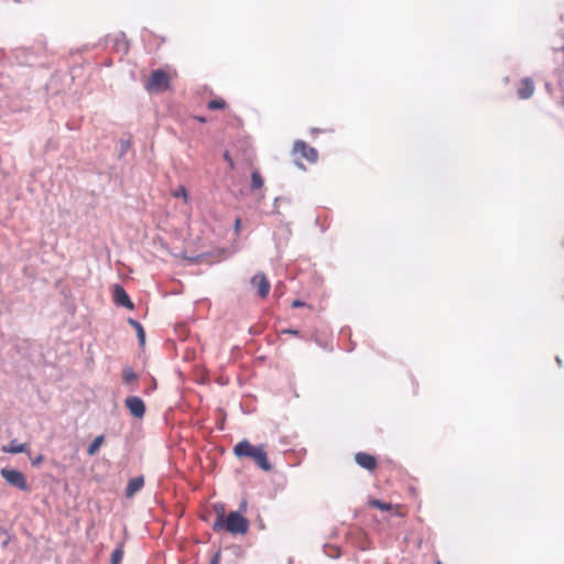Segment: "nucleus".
Here are the masks:
<instances>
[{"instance_id":"dca6fc26","label":"nucleus","mask_w":564,"mask_h":564,"mask_svg":"<svg viewBox=\"0 0 564 564\" xmlns=\"http://www.w3.org/2000/svg\"><path fill=\"white\" fill-rule=\"evenodd\" d=\"M105 441V436L104 435H99L97 436L90 444L89 446L87 447V454L89 456H94L100 448L101 444L104 443Z\"/></svg>"},{"instance_id":"1a4fd4ad","label":"nucleus","mask_w":564,"mask_h":564,"mask_svg":"<svg viewBox=\"0 0 564 564\" xmlns=\"http://www.w3.org/2000/svg\"><path fill=\"white\" fill-rule=\"evenodd\" d=\"M112 41V47L117 53L127 54L129 52V42L123 32H118L112 37L108 36L107 41Z\"/></svg>"},{"instance_id":"0eeeda50","label":"nucleus","mask_w":564,"mask_h":564,"mask_svg":"<svg viewBox=\"0 0 564 564\" xmlns=\"http://www.w3.org/2000/svg\"><path fill=\"white\" fill-rule=\"evenodd\" d=\"M112 296H113V302L118 306H122L128 310H132L134 307L132 301L130 300L129 294L127 293V291L124 290V288L122 285H120V284L113 285Z\"/></svg>"},{"instance_id":"f257e3e1","label":"nucleus","mask_w":564,"mask_h":564,"mask_svg":"<svg viewBox=\"0 0 564 564\" xmlns=\"http://www.w3.org/2000/svg\"><path fill=\"white\" fill-rule=\"evenodd\" d=\"M215 532L226 531L230 534H246L249 530V520L240 511H230L227 516H217L213 523Z\"/></svg>"},{"instance_id":"f03ea898","label":"nucleus","mask_w":564,"mask_h":564,"mask_svg":"<svg viewBox=\"0 0 564 564\" xmlns=\"http://www.w3.org/2000/svg\"><path fill=\"white\" fill-rule=\"evenodd\" d=\"M234 454L239 458H252L257 466L264 471L272 469L263 445L253 446L248 440H242L235 445Z\"/></svg>"},{"instance_id":"412c9836","label":"nucleus","mask_w":564,"mask_h":564,"mask_svg":"<svg viewBox=\"0 0 564 564\" xmlns=\"http://www.w3.org/2000/svg\"><path fill=\"white\" fill-rule=\"evenodd\" d=\"M119 145H120V151H119V156H123L128 150L130 149L131 147V141L129 139H121L120 142H119Z\"/></svg>"},{"instance_id":"20e7f679","label":"nucleus","mask_w":564,"mask_h":564,"mask_svg":"<svg viewBox=\"0 0 564 564\" xmlns=\"http://www.w3.org/2000/svg\"><path fill=\"white\" fill-rule=\"evenodd\" d=\"M0 475L12 487L22 491L29 490L26 478L20 470L4 467L0 469Z\"/></svg>"},{"instance_id":"5701e85b","label":"nucleus","mask_w":564,"mask_h":564,"mask_svg":"<svg viewBox=\"0 0 564 564\" xmlns=\"http://www.w3.org/2000/svg\"><path fill=\"white\" fill-rule=\"evenodd\" d=\"M174 197H183L187 200V192L184 186H181L176 192H174Z\"/></svg>"},{"instance_id":"4be33fe9","label":"nucleus","mask_w":564,"mask_h":564,"mask_svg":"<svg viewBox=\"0 0 564 564\" xmlns=\"http://www.w3.org/2000/svg\"><path fill=\"white\" fill-rule=\"evenodd\" d=\"M325 553L332 558H338L341 555L340 550L336 546H332L330 551L328 552L327 546L325 545Z\"/></svg>"},{"instance_id":"b1692460","label":"nucleus","mask_w":564,"mask_h":564,"mask_svg":"<svg viewBox=\"0 0 564 564\" xmlns=\"http://www.w3.org/2000/svg\"><path fill=\"white\" fill-rule=\"evenodd\" d=\"M281 334H289V335H293V336H301L300 330L294 329V328H284V329L281 330Z\"/></svg>"},{"instance_id":"39448f33","label":"nucleus","mask_w":564,"mask_h":564,"mask_svg":"<svg viewBox=\"0 0 564 564\" xmlns=\"http://www.w3.org/2000/svg\"><path fill=\"white\" fill-rule=\"evenodd\" d=\"M293 151L301 153L302 158L307 160L310 163H316L318 160V152L315 148L310 147L303 140H296L293 144Z\"/></svg>"},{"instance_id":"bb28decb","label":"nucleus","mask_w":564,"mask_h":564,"mask_svg":"<svg viewBox=\"0 0 564 564\" xmlns=\"http://www.w3.org/2000/svg\"><path fill=\"white\" fill-rule=\"evenodd\" d=\"M43 460V456L42 455H37L35 458H32L31 459V464L32 466H39Z\"/></svg>"},{"instance_id":"72a5a7b5","label":"nucleus","mask_w":564,"mask_h":564,"mask_svg":"<svg viewBox=\"0 0 564 564\" xmlns=\"http://www.w3.org/2000/svg\"><path fill=\"white\" fill-rule=\"evenodd\" d=\"M435 564H442L441 561H437Z\"/></svg>"},{"instance_id":"473e14b6","label":"nucleus","mask_w":564,"mask_h":564,"mask_svg":"<svg viewBox=\"0 0 564 564\" xmlns=\"http://www.w3.org/2000/svg\"><path fill=\"white\" fill-rule=\"evenodd\" d=\"M297 165H299L300 167H304L303 163L297 162Z\"/></svg>"},{"instance_id":"9b49d317","label":"nucleus","mask_w":564,"mask_h":564,"mask_svg":"<svg viewBox=\"0 0 564 564\" xmlns=\"http://www.w3.org/2000/svg\"><path fill=\"white\" fill-rule=\"evenodd\" d=\"M138 379H139V377L133 371L132 368L124 367L122 369V381H123V384L128 386L130 391H135L137 390V387H134L133 383H137Z\"/></svg>"},{"instance_id":"423d86ee","label":"nucleus","mask_w":564,"mask_h":564,"mask_svg":"<svg viewBox=\"0 0 564 564\" xmlns=\"http://www.w3.org/2000/svg\"><path fill=\"white\" fill-rule=\"evenodd\" d=\"M124 404L130 414L137 419H142L145 414V404L140 397L130 395L124 400Z\"/></svg>"},{"instance_id":"aec40b11","label":"nucleus","mask_w":564,"mask_h":564,"mask_svg":"<svg viewBox=\"0 0 564 564\" xmlns=\"http://www.w3.org/2000/svg\"><path fill=\"white\" fill-rule=\"evenodd\" d=\"M207 107L210 110L224 109L226 107V102L223 99H213L208 102Z\"/></svg>"},{"instance_id":"f8f14e48","label":"nucleus","mask_w":564,"mask_h":564,"mask_svg":"<svg viewBox=\"0 0 564 564\" xmlns=\"http://www.w3.org/2000/svg\"><path fill=\"white\" fill-rule=\"evenodd\" d=\"M534 93V84L533 80L529 77H525L521 80V88L518 90V95L521 99L530 98Z\"/></svg>"},{"instance_id":"393cba45","label":"nucleus","mask_w":564,"mask_h":564,"mask_svg":"<svg viewBox=\"0 0 564 564\" xmlns=\"http://www.w3.org/2000/svg\"><path fill=\"white\" fill-rule=\"evenodd\" d=\"M214 509H215V511H216L217 516H225V507H224V505H221V503H216V505L214 506Z\"/></svg>"},{"instance_id":"a211bd4d","label":"nucleus","mask_w":564,"mask_h":564,"mask_svg":"<svg viewBox=\"0 0 564 564\" xmlns=\"http://www.w3.org/2000/svg\"><path fill=\"white\" fill-rule=\"evenodd\" d=\"M123 554V545L120 544L111 553V564H121Z\"/></svg>"},{"instance_id":"4468645a","label":"nucleus","mask_w":564,"mask_h":564,"mask_svg":"<svg viewBox=\"0 0 564 564\" xmlns=\"http://www.w3.org/2000/svg\"><path fill=\"white\" fill-rule=\"evenodd\" d=\"M26 451V444H18L15 440L11 441L9 445L2 447V452L10 454H20Z\"/></svg>"},{"instance_id":"c756f323","label":"nucleus","mask_w":564,"mask_h":564,"mask_svg":"<svg viewBox=\"0 0 564 564\" xmlns=\"http://www.w3.org/2000/svg\"><path fill=\"white\" fill-rule=\"evenodd\" d=\"M240 226H241V219L240 218H236L235 226H234L236 234H239Z\"/></svg>"},{"instance_id":"ddd939ff","label":"nucleus","mask_w":564,"mask_h":564,"mask_svg":"<svg viewBox=\"0 0 564 564\" xmlns=\"http://www.w3.org/2000/svg\"><path fill=\"white\" fill-rule=\"evenodd\" d=\"M143 486H144L143 476H138V477L131 478L126 487V496L128 498L132 497Z\"/></svg>"},{"instance_id":"2eb2a0df","label":"nucleus","mask_w":564,"mask_h":564,"mask_svg":"<svg viewBox=\"0 0 564 564\" xmlns=\"http://www.w3.org/2000/svg\"><path fill=\"white\" fill-rule=\"evenodd\" d=\"M128 323L135 329L138 341L140 346H143L145 344V332L142 325L133 318H129Z\"/></svg>"},{"instance_id":"cd10ccee","label":"nucleus","mask_w":564,"mask_h":564,"mask_svg":"<svg viewBox=\"0 0 564 564\" xmlns=\"http://www.w3.org/2000/svg\"><path fill=\"white\" fill-rule=\"evenodd\" d=\"M291 305H292V307L296 308V307L305 306L306 303L301 300H294Z\"/></svg>"},{"instance_id":"6e6552de","label":"nucleus","mask_w":564,"mask_h":564,"mask_svg":"<svg viewBox=\"0 0 564 564\" xmlns=\"http://www.w3.org/2000/svg\"><path fill=\"white\" fill-rule=\"evenodd\" d=\"M251 284L257 288L258 295L261 299H264L268 296L270 292V282L264 273H257L251 279Z\"/></svg>"},{"instance_id":"f3484780","label":"nucleus","mask_w":564,"mask_h":564,"mask_svg":"<svg viewBox=\"0 0 564 564\" xmlns=\"http://www.w3.org/2000/svg\"><path fill=\"white\" fill-rule=\"evenodd\" d=\"M264 180L258 170L251 173V189H259L263 186Z\"/></svg>"},{"instance_id":"6ab92c4d","label":"nucleus","mask_w":564,"mask_h":564,"mask_svg":"<svg viewBox=\"0 0 564 564\" xmlns=\"http://www.w3.org/2000/svg\"><path fill=\"white\" fill-rule=\"evenodd\" d=\"M369 505H370L371 507H375V508H377V509H379V510H382V511H388V510H390V509H391V505H390V503L384 502V501H381V500H379V499H371V500L369 501Z\"/></svg>"},{"instance_id":"2f4dec72","label":"nucleus","mask_w":564,"mask_h":564,"mask_svg":"<svg viewBox=\"0 0 564 564\" xmlns=\"http://www.w3.org/2000/svg\"><path fill=\"white\" fill-rule=\"evenodd\" d=\"M556 362H557V365H558V366H561V365H562V360H561V358H560V357H556Z\"/></svg>"},{"instance_id":"a878e982","label":"nucleus","mask_w":564,"mask_h":564,"mask_svg":"<svg viewBox=\"0 0 564 564\" xmlns=\"http://www.w3.org/2000/svg\"><path fill=\"white\" fill-rule=\"evenodd\" d=\"M224 159L225 161L229 164V167L230 169H234L235 164H234V160L231 159L230 154L228 151H225L224 153Z\"/></svg>"},{"instance_id":"7ed1b4c3","label":"nucleus","mask_w":564,"mask_h":564,"mask_svg":"<svg viewBox=\"0 0 564 564\" xmlns=\"http://www.w3.org/2000/svg\"><path fill=\"white\" fill-rule=\"evenodd\" d=\"M145 90L149 93H162L170 88L169 75L163 69L152 72L150 79L144 84Z\"/></svg>"},{"instance_id":"9d476101","label":"nucleus","mask_w":564,"mask_h":564,"mask_svg":"<svg viewBox=\"0 0 564 564\" xmlns=\"http://www.w3.org/2000/svg\"><path fill=\"white\" fill-rule=\"evenodd\" d=\"M356 463L366 470H373L377 467V459L373 455L368 453L358 452L355 455Z\"/></svg>"},{"instance_id":"c85d7f7f","label":"nucleus","mask_w":564,"mask_h":564,"mask_svg":"<svg viewBox=\"0 0 564 564\" xmlns=\"http://www.w3.org/2000/svg\"><path fill=\"white\" fill-rule=\"evenodd\" d=\"M219 558H220V552H217L213 558L210 560L209 564H219Z\"/></svg>"},{"instance_id":"7c9ffc66","label":"nucleus","mask_w":564,"mask_h":564,"mask_svg":"<svg viewBox=\"0 0 564 564\" xmlns=\"http://www.w3.org/2000/svg\"><path fill=\"white\" fill-rule=\"evenodd\" d=\"M246 510H247V501L242 500L240 506H239V510L238 511H240V513H241V512H245Z\"/></svg>"}]
</instances>
